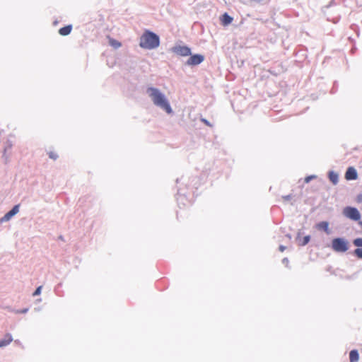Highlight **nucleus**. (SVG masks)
Here are the masks:
<instances>
[{
  "label": "nucleus",
  "instance_id": "1",
  "mask_svg": "<svg viewBox=\"0 0 362 362\" xmlns=\"http://www.w3.org/2000/svg\"><path fill=\"white\" fill-rule=\"evenodd\" d=\"M147 93L155 105L163 109L168 114L173 112L168 100L158 89L151 87L147 89Z\"/></svg>",
  "mask_w": 362,
  "mask_h": 362
},
{
  "label": "nucleus",
  "instance_id": "2",
  "mask_svg": "<svg viewBox=\"0 0 362 362\" xmlns=\"http://www.w3.org/2000/svg\"><path fill=\"white\" fill-rule=\"evenodd\" d=\"M159 45V37L151 31H145L140 38L139 45L142 48L152 49L158 47Z\"/></svg>",
  "mask_w": 362,
  "mask_h": 362
},
{
  "label": "nucleus",
  "instance_id": "3",
  "mask_svg": "<svg viewBox=\"0 0 362 362\" xmlns=\"http://www.w3.org/2000/svg\"><path fill=\"white\" fill-rule=\"evenodd\" d=\"M332 249L336 252H346L349 248V241L344 238H336L332 240Z\"/></svg>",
  "mask_w": 362,
  "mask_h": 362
},
{
  "label": "nucleus",
  "instance_id": "4",
  "mask_svg": "<svg viewBox=\"0 0 362 362\" xmlns=\"http://www.w3.org/2000/svg\"><path fill=\"white\" fill-rule=\"evenodd\" d=\"M343 214L345 216L354 221H358L361 218V214L358 210L354 207H345Z\"/></svg>",
  "mask_w": 362,
  "mask_h": 362
},
{
  "label": "nucleus",
  "instance_id": "5",
  "mask_svg": "<svg viewBox=\"0 0 362 362\" xmlns=\"http://www.w3.org/2000/svg\"><path fill=\"white\" fill-rule=\"evenodd\" d=\"M19 211V205H16L13 207V209L7 212L2 218L0 219V222H6L9 221L14 215H16Z\"/></svg>",
  "mask_w": 362,
  "mask_h": 362
},
{
  "label": "nucleus",
  "instance_id": "6",
  "mask_svg": "<svg viewBox=\"0 0 362 362\" xmlns=\"http://www.w3.org/2000/svg\"><path fill=\"white\" fill-rule=\"evenodd\" d=\"M19 211V205H16L13 207V209L7 212L2 218L0 219V222H6L9 221L14 215H16Z\"/></svg>",
  "mask_w": 362,
  "mask_h": 362
},
{
  "label": "nucleus",
  "instance_id": "7",
  "mask_svg": "<svg viewBox=\"0 0 362 362\" xmlns=\"http://www.w3.org/2000/svg\"><path fill=\"white\" fill-rule=\"evenodd\" d=\"M204 59V56L201 54H194L188 59L187 64L189 65H197L202 63Z\"/></svg>",
  "mask_w": 362,
  "mask_h": 362
},
{
  "label": "nucleus",
  "instance_id": "8",
  "mask_svg": "<svg viewBox=\"0 0 362 362\" xmlns=\"http://www.w3.org/2000/svg\"><path fill=\"white\" fill-rule=\"evenodd\" d=\"M357 177H358V174H357L356 169L354 167L348 168V169L345 173V178L347 180H356Z\"/></svg>",
  "mask_w": 362,
  "mask_h": 362
},
{
  "label": "nucleus",
  "instance_id": "9",
  "mask_svg": "<svg viewBox=\"0 0 362 362\" xmlns=\"http://www.w3.org/2000/svg\"><path fill=\"white\" fill-rule=\"evenodd\" d=\"M175 52L181 56H189L191 54V50L189 47L185 46H179L175 47Z\"/></svg>",
  "mask_w": 362,
  "mask_h": 362
},
{
  "label": "nucleus",
  "instance_id": "10",
  "mask_svg": "<svg viewBox=\"0 0 362 362\" xmlns=\"http://www.w3.org/2000/svg\"><path fill=\"white\" fill-rule=\"evenodd\" d=\"M12 341V336L10 334H6L4 338L0 340V348L8 345Z\"/></svg>",
  "mask_w": 362,
  "mask_h": 362
},
{
  "label": "nucleus",
  "instance_id": "11",
  "mask_svg": "<svg viewBox=\"0 0 362 362\" xmlns=\"http://www.w3.org/2000/svg\"><path fill=\"white\" fill-rule=\"evenodd\" d=\"M72 30V25H69L66 26H64L59 30V33L62 36H66L70 34V33Z\"/></svg>",
  "mask_w": 362,
  "mask_h": 362
},
{
  "label": "nucleus",
  "instance_id": "12",
  "mask_svg": "<svg viewBox=\"0 0 362 362\" xmlns=\"http://www.w3.org/2000/svg\"><path fill=\"white\" fill-rule=\"evenodd\" d=\"M221 23L223 25H228L233 21V18L230 17L228 13H225L221 17Z\"/></svg>",
  "mask_w": 362,
  "mask_h": 362
},
{
  "label": "nucleus",
  "instance_id": "13",
  "mask_svg": "<svg viewBox=\"0 0 362 362\" xmlns=\"http://www.w3.org/2000/svg\"><path fill=\"white\" fill-rule=\"evenodd\" d=\"M350 362H357L359 359V355L356 350H352L349 353Z\"/></svg>",
  "mask_w": 362,
  "mask_h": 362
},
{
  "label": "nucleus",
  "instance_id": "14",
  "mask_svg": "<svg viewBox=\"0 0 362 362\" xmlns=\"http://www.w3.org/2000/svg\"><path fill=\"white\" fill-rule=\"evenodd\" d=\"M109 44L115 49H117L121 47V43L115 39L108 37Z\"/></svg>",
  "mask_w": 362,
  "mask_h": 362
},
{
  "label": "nucleus",
  "instance_id": "15",
  "mask_svg": "<svg viewBox=\"0 0 362 362\" xmlns=\"http://www.w3.org/2000/svg\"><path fill=\"white\" fill-rule=\"evenodd\" d=\"M329 178L330 181L334 185L338 182V175L334 172L331 171L329 173Z\"/></svg>",
  "mask_w": 362,
  "mask_h": 362
},
{
  "label": "nucleus",
  "instance_id": "16",
  "mask_svg": "<svg viewBox=\"0 0 362 362\" xmlns=\"http://www.w3.org/2000/svg\"><path fill=\"white\" fill-rule=\"evenodd\" d=\"M317 228L324 230L325 232L328 233L329 230V223L326 221H322L317 225Z\"/></svg>",
  "mask_w": 362,
  "mask_h": 362
},
{
  "label": "nucleus",
  "instance_id": "17",
  "mask_svg": "<svg viewBox=\"0 0 362 362\" xmlns=\"http://www.w3.org/2000/svg\"><path fill=\"white\" fill-rule=\"evenodd\" d=\"M310 240V235L304 236L303 238L299 239L298 244L301 246H304L309 243Z\"/></svg>",
  "mask_w": 362,
  "mask_h": 362
},
{
  "label": "nucleus",
  "instance_id": "18",
  "mask_svg": "<svg viewBox=\"0 0 362 362\" xmlns=\"http://www.w3.org/2000/svg\"><path fill=\"white\" fill-rule=\"evenodd\" d=\"M353 243L356 247H362V238H356Z\"/></svg>",
  "mask_w": 362,
  "mask_h": 362
},
{
  "label": "nucleus",
  "instance_id": "19",
  "mask_svg": "<svg viewBox=\"0 0 362 362\" xmlns=\"http://www.w3.org/2000/svg\"><path fill=\"white\" fill-rule=\"evenodd\" d=\"M354 254L359 259H362V249L357 248L354 251Z\"/></svg>",
  "mask_w": 362,
  "mask_h": 362
},
{
  "label": "nucleus",
  "instance_id": "20",
  "mask_svg": "<svg viewBox=\"0 0 362 362\" xmlns=\"http://www.w3.org/2000/svg\"><path fill=\"white\" fill-rule=\"evenodd\" d=\"M48 155H49V157L51 158V159H53V160H56L57 158H58V155L56 152L54 151H49L48 153Z\"/></svg>",
  "mask_w": 362,
  "mask_h": 362
},
{
  "label": "nucleus",
  "instance_id": "21",
  "mask_svg": "<svg viewBox=\"0 0 362 362\" xmlns=\"http://www.w3.org/2000/svg\"><path fill=\"white\" fill-rule=\"evenodd\" d=\"M41 290H42V286H38L36 290L35 291V292L33 293V296H37V295H40V293H41Z\"/></svg>",
  "mask_w": 362,
  "mask_h": 362
},
{
  "label": "nucleus",
  "instance_id": "22",
  "mask_svg": "<svg viewBox=\"0 0 362 362\" xmlns=\"http://www.w3.org/2000/svg\"><path fill=\"white\" fill-rule=\"evenodd\" d=\"M316 177L315 175H309V176H307L305 178V182L306 183H308L311 180L313 179H315Z\"/></svg>",
  "mask_w": 362,
  "mask_h": 362
},
{
  "label": "nucleus",
  "instance_id": "23",
  "mask_svg": "<svg viewBox=\"0 0 362 362\" xmlns=\"http://www.w3.org/2000/svg\"><path fill=\"white\" fill-rule=\"evenodd\" d=\"M282 199H284V201L288 202V201H290L292 199V196L291 194L286 195V196H284V197H282Z\"/></svg>",
  "mask_w": 362,
  "mask_h": 362
},
{
  "label": "nucleus",
  "instance_id": "24",
  "mask_svg": "<svg viewBox=\"0 0 362 362\" xmlns=\"http://www.w3.org/2000/svg\"><path fill=\"white\" fill-rule=\"evenodd\" d=\"M202 121L203 122H204L206 124L209 125V122H207V120H206V119H202Z\"/></svg>",
  "mask_w": 362,
  "mask_h": 362
},
{
  "label": "nucleus",
  "instance_id": "25",
  "mask_svg": "<svg viewBox=\"0 0 362 362\" xmlns=\"http://www.w3.org/2000/svg\"><path fill=\"white\" fill-rule=\"evenodd\" d=\"M279 249H280V250H281V252H283V251L285 250V247H284V246H280V247H279Z\"/></svg>",
  "mask_w": 362,
  "mask_h": 362
},
{
  "label": "nucleus",
  "instance_id": "26",
  "mask_svg": "<svg viewBox=\"0 0 362 362\" xmlns=\"http://www.w3.org/2000/svg\"><path fill=\"white\" fill-rule=\"evenodd\" d=\"M359 224H360V226H361V228H362V222H360V223H359Z\"/></svg>",
  "mask_w": 362,
  "mask_h": 362
}]
</instances>
